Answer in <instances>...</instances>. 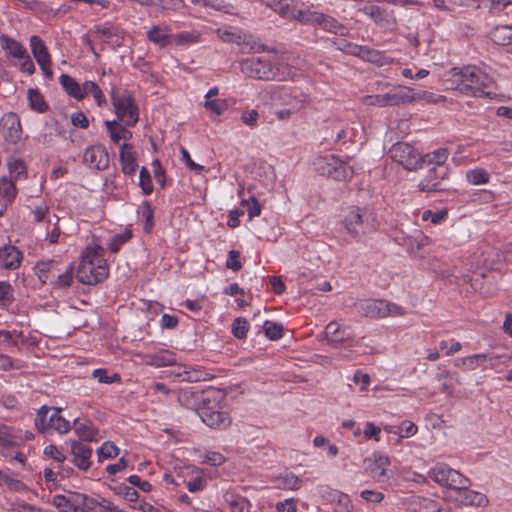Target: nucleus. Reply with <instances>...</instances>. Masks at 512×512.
I'll return each mask as SVG.
<instances>
[{"label": "nucleus", "mask_w": 512, "mask_h": 512, "mask_svg": "<svg viewBox=\"0 0 512 512\" xmlns=\"http://www.w3.org/2000/svg\"><path fill=\"white\" fill-rule=\"evenodd\" d=\"M262 104L275 108L279 121H288L309 105V96L296 88L267 86L259 94Z\"/></svg>", "instance_id": "nucleus-1"}, {"label": "nucleus", "mask_w": 512, "mask_h": 512, "mask_svg": "<svg viewBox=\"0 0 512 512\" xmlns=\"http://www.w3.org/2000/svg\"><path fill=\"white\" fill-rule=\"evenodd\" d=\"M109 275V266L104 258V248L93 240L81 253L77 279L82 284L95 285Z\"/></svg>", "instance_id": "nucleus-2"}, {"label": "nucleus", "mask_w": 512, "mask_h": 512, "mask_svg": "<svg viewBox=\"0 0 512 512\" xmlns=\"http://www.w3.org/2000/svg\"><path fill=\"white\" fill-rule=\"evenodd\" d=\"M447 83L450 84V88L465 95L490 97V92H486L485 89L490 85L491 78L475 66L453 68Z\"/></svg>", "instance_id": "nucleus-3"}, {"label": "nucleus", "mask_w": 512, "mask_h": 512, "mask_svg": "<svg viewBox=\"0 0 512 512\" xmlns=\"http://www.w3.org/2000/svg\"><path fill=\"white\" fill-rule=\"evenodd\" d=\"M240 67L244 74L257 79L285 81L294 77L289 68L281 65L274 69L264 57L247 58L240 63Z\"/></svg>", "instance_id": "nucleus-4"}, {"label": "nucleus", "mask_w": 512, "mask_h": 512, "mask_svg": "<svg viewBox=\"0 0 512 512\" xmlns=\"http://www.w3.org/2000/svg\"><path fill=\"white\" fill-rule=\"evenodd\" d=\"M343 227L354 240L376 229V220L371 212L359 207L350 208L343 217Z\"/></svg>", "instance_id": "nucleus-5"}, {"label": "nucleus", "mask_w": 512, "mask_h": 512, "mask_svg": "<svg viewBox=\"0 0 512 512\" xmlns=\"http://www.w3.org/2000/svg\"><path fill=\"white\" fill-rule=\"evenodd\" d=\"M111 103L116 120L121 121L127 127H133L139 120V108L133 96L126 90H111Z\"/></svg>", "instance_id": "nucleus-6"}, {"label": "nucleus", "mask_w": 512, "mask_h": 512, "mask_svg": "<svg viewBox=\"0 0 512 512\" xmlns=\"http://www.w3.org/2000/svg\"><path fill=\"white\" fill-rule=\"evenodd\" d=\"M59 82L67 94L76 100H82L92 95L94 101L99 107L106 105V98L100 87L94 81H85L79 84L73 77L62 74Z\"/></svg>", "instance_id": "nucleus-7"}, {"label": "nucleus", "mask_w": 512, "mask_h": 512, "mask_svg": "<svg viewBox=\"0 0 512 512\" xmlns=\"http://www.w3.org/2000/svg\"><path fill=\"white\" fill-rule=\"evenodd\" d=\"M429 477L437 484L448 489L447 497L452 495L457 488L471 485L469 478L445 463H438L432 467L429 471Z\"/></svg>", "instance_id": "nucleus-8"}, {"label": "nucleus", "mask_w": 512, "mask_h": 512, "mask_svg": "<svg viewBox=\"0 0 512 512\" xmlns=\"http://www.w3.org/2000/svg\"><path fill=\"white\" fill-rule=\"evenodd\" d=\"M356 309L363 316L370 318L395 317L406 314L401 306L380 299L361 300L356 303Z\"/></svg>", "instance_id": "nucleus-9"}, {"label": "nucleus", "mask_w": 512, "mask_h": 512, "mask_svg": "<svg viewBox=\"0 0 512 512\" xmlns=\"http://www.w3.org/2000/svg\"><path fill=\"white\" fill-rule=\"evenodd\" d=\"M314 165L320 174L340 181L350 180L354 173L353 168L349 164L334 155L319 157L314 162Z\"/></svg>", "instance_id": "nucleus-10"}, {"label": "nucleus", "mask_w": 512, "mask_h": 512, "mask_svg": "<svg viewBox=\"0 0 512 512\" xmlns=\"http://www.w3.org/2000/svg\"><path fill=\"white\" fill-rule=\"evenodd\" d=\"M35 425L42 432L53 429L59 434H66L71 430L70 422L61 416L59 409H48L46 407L39 409L35 418Z\"/></svg>", "instance_id": "nucleus-11"}, {"label": "nucleus", "mask_w": 512, "mask_h": 512, "mask_svg": "<svg viewBox=\"0 0 512 512\" xmlns=\"http://www.w3.org/2000/svg\"><path fill=\"white\" fill-rule=\"evenodd\" d=\"M390 157L407 170H416L422 164L419 152L408 143H396L389 150Z\"/></svg>", "instance_id": "nucleus-12"}, {"label": "nucleus", "mask_w": 512, "mask_h": 512, "mask_svg": "<svg viewBox=\"0 0 512 512\" xmlns=\"http://www.w3.org/2000/svg\"><path fill=\"white\" fill-rule=\"evenodd\" d=\"M86 494L67 491L64 494H56L52 498V504L60 512H85Z\"/></svg>", "instance_id": "nucleus-13"}, {"label": "nucleus", "mask_w": 512, "mask_h": 512, "mask_svg": "<svg viewBox=\"0 0 512 512\" xmlns=\"http://www.w3.org/2000/svg\"><path fill=\"white\" fill-rule=\"evenodd\" d=\"M29 47L42 73L51 78L53 76L52 60L44 41L39 36L32 35L29 38Z\"/></svg>", "instance_id": "nucleus-14"}, {"label": "nucleus", "mask_w": 512, "mask_h": 512, "mask_svg": "<svg viewBox=\"0 0 512 512\" xmlns=\"http://www.w3.org/2000/svg\"><path fill=\"white\" fill-rule=\"evenodd\" d=\"M470 486L457 488L454 491L455 496L449 495L448 498L460 506L485 507L489 504V499L481 492L469 489Z\"/></svg>", "instance_id": "nucleus-15"}, {"label": "nucleus", "mask_w": 512, "mask_h": 512, "mask_svg": "<svg viewBox=\"0 0 512 512\" xmlns=\"http://www.w3.org/2000/svg\"><path fill=\"white\" fill-rule=\"evenodd\" d=\"M325 338L333 346L350 342L354 338V330L350 325L332 321L325 328Z\"/></svg>", "instance_id": "nucleus-16"}, {"label": "nucleus", "mask_w": 512, "mask_h": 512, "mask_svg": "<svg viewBox=\"0 0 512 512\" xmlns=\"http://www.w3.org/2000/svg\"><path fill=\"white\" fill-rule=\"evenodd\" d=\"M83 162L90 169L105 170L109 166V154L101 144H94L84 151Z\"/></svg>", "instance_id": "nucleus-17"}, {"label": "nucleus", "mask_w": 512, "mask_h": 512, "mask_svg": "<svg viewBox=\"0 0 512 512\" xmlns=\"http://www.w3.org/2000/svg\"><path fill=\"white\" fill-rule=\"evenodd\" d=\"M198 414L202 421L211 428L225 429L231 424L228 413L220 409L203 406Z\"/></svg>", "instance_id": "nucleus-18"}, {"label": "nucleus", "mask_w": 512, "mask_h": 512, "mask_svg": "<svg viewBox=\"0 0 512 512\" xmlns=\"http://www.w3.org/2000/svg\"><path fill=\"white\" fill-rule=\"evenodd\" d=\"M1 129L5 140L17 144L22 137V129L18 116L14 113L5 114L1 119Z\"/></svg>", "instance_id": "nucleus-19"}, {"label": "nucleus", "mask_w": 512, "mask_h": 512, "mask_svg": "<svg viewBox=\"0 0 512 512\" xmlns=\"http://www.w3.org/2000/svg\"><path fill=\"white\" fill-rule=\"evenodd\" d=\"M92 35L96 41L112 48L121 46L124 40L123 32L112 26L97 27Z\"/></svg>", "instance_id": "nucleus-20"}, {"label": "nucleus", "mask_w": 512, "mask_h": 512, "mask_svg": "<svg viewBox=\"0 0 512 512\" xmlns=\"http://www.w3.org/2000/svg\"><path fill=\"white\" fill-rule=\"evenodd\" d=\"M104 125L107 131V134L110 138V141L113 144H120L121 141L123 143H128L132 139V132L129 131L127 126H125L119 120H106L104 121Z\"/></svg>", "instance_id": "nucleus-21"}, {"label": "nucleus", "mask_w": 512, "mask_h": 512, "mask_svg": "<svg viewBox=\"0 0 512 512\" xmlns=\"http://www.w3.org/2000/svg\"><path fill=\"white\" fill-rule=\"evenodd\" d=\"M84 508L85 512H124L119 506L101 495L94 497L86 495Z\"/></svg>", "instance_id": "nucleus-22"}, {"label": "nucleus", "mask_w": 512, "mask_h": 512, "mask_svg": "<svg viewBox=\"0 0 512 512\" xmlns=\"http://www.w3.org/2000/svg\"><path fill=\"white\" fill-rule=\"evenodd\" d=\"M71 452L74 464L81 470H88L91 466L92 449L77 441H71Z\"/></svg>", "instance_id": "nucleus-23"}, {"label": "nucleus", "mask_w": 512, "mask_h": 512, "mask_svg": "<svg viewBox=\"0 0 512 512\" xmlns=\"http://www.w3.org/2000/svg\"><path fill=\"white\" fill-rule=\"evenodd\" d=\"M119 161L121 170L126 175H132L135 173L138 164L136 161L134 147L130 143H123L119 151Z\"/></svg>", "instance_id": "nucleus-24"}, {"label": "nucleus", "mask_w": 512, "mask_h": 512, "mask_svg": "<svg viewBox=\"0 0 512 512\" xmlns=\"http://www.w3.org/2000/svg\"><path fill=\"white\" fill-rule=\"evenodd\" d=\"M22 260L21 252L13 245H4L0 248V267L4 269H17Z\"/></svg>", "instance_id": "nucleus-25"}, {"label": "nucleus", "mask_w": 512, "mask_h": 512, "mask_svg": "<svg viewBox=\"0 0 512 512\" xmlns=\"http://www.w3.org/2000/svg\"><path fill=\"white\" fill-rule=\"evenodd\" d=\"M411 88L406 86H397L393 92L383 94L384 106H399L406 103H412Z\"/></svg>", "instance_id": "nucleus-26"}, {"label": "nucleus", "mask_w": 512, "mask_h": 512, "mask_svg": "<svg viewBox=\"0 0 512 512\" xmlns=\"http://www.w3.org/2000/svg\"><path fill=\"white\" fill-rule=\"evenodd\" d=\"M146 364L160 368L172 366L177 363V357L174 352L170 350H159L152 354H147L144 357Z\"/></svg>", "instance_id": "nucleus-27"}, {"label": "nucleus", "mask_w": 512, "mask_h": 512, "mask_svg": "<svg viewBox=\"0 0 512 512\" xmlns=\"http://www.w3.org/2000/svg\"><path fill=\"white\" fill-rule=\"evenodd\" d=\"M171 373L179 381L198 382L205 379L202 370L186 364L178 365Z\"/></svg>", "instance_id": "nucleus-28"}, {"label": "nucleus", "mask_w": 512, "mask_h": 512, "mask_svg": "<svg viewBox=\"0 0 512 512\" xmlns=\"http://www.w3.org/2000/svg\"><path fill=\"white\" fill-rule=\"evenodd\" d=\"M327 501L333 505L335 512H351L353 505L349 495L339 490L331 489L326 494Z\"/></svg>", "instance_id": "nucleus-29"}, {"label": "nucleus", "mask_w": 512, "mask_h": 512, "mask_svg": "<svg viewBox=\"0 0 512 512\" xmlns=\"http://www.w3.org/2000/svg\"><path fill=\"white\" fill-rule=\"evenodd\" d=\"M223 500L229 506L230 512H250V501L234 490H226L223 494Z\"/></svg>", "instance_id": "nucleus-30"}, {"label": "nucleus", "mask_w": 512, "mask_h": 512, "mask_svg": "<svg viewBox=\"0 0 512 512\" xmlns=\"http://www.w3.org/2000/svg\"><path fill=\"white\" fill-rule=\"evenodd\" d=\"M171 29L168 25H153L147 31V39L160 48L170 45Z\"/></svg>", "instance_id": "nucleus-31"}, {"label": "nucleus", "mask_w": 512, "mask_h": 512, "mask_svg": "<svg viewBox=\"0 0 512 512\" xmlns=\"http://www.w3.org/2000/svg\"><path fill=\"white\" fill-rule=\"evenodd\" d=\"M23 443L21 431L7 426H0V448L5 449L13 446H19Z\"/></svg>", "instance_id": "nucleus-32"}, {"label": "nucleus", "mask_w": 512, "mask_h": 512, "mask_svg": "<svg viewBox=\"0 0 512 512\" xmlns=\"http://www.w3.org/2000/svg\"><path fill=\"white\" fill-rule=\"evenodd\" d=\"M276 487L283 490H298L303 481L292 472L284 471L275 477Z\"/></svg>", "instance_id": "nucleus-33"}, {"label": "nucleus", "mask_w": 512, "mask_h": 512, "mask_svg": "<svg viewBox=\"0 0 512 512\" xmlns=\"http://www.w3.org/2000/svg\"><path fill=\"white\" fill-rule=\"evenodd\" d=\"M390 460L385 455H375L372 463L369 465V474L376 481L381 482L386 475Z\"/></svg>", "instance_id": "nucleus-34"}, {"label": "nucleus", "mask_w": 512, "mask_h": 512, "mask_svg": "<svg viewBox=\"0 0 512 512\" xmlns=\"http://www.w3.org/2000/svg\"><path fill=\"white\" fill-rule=\"evenodd\" d=\"M59 272V264L55 261L39 262L36 265V273L43 283H51Z\"/></svg>", "instance_id": "nucleus-35"}, {"label": "nucleus", "mask_w": 512, "mask_h": 512, "mask_svg": "<svg viewBox=\"0 0 512 512\" xmlns=\"http://www.w3.org/2000/svg\"><path fill=\"white\" fill-rule=\"evenodd\" d=\"M395 241H397L398 244L405 246L410 253H415L422 246L428 243V238L418 232L415 237L407 235L395 236Z\"/></svg>", "instance_id": "nucleus-36"}, {"label": "nucleus", "mask_w": 512, "mask_h": 512, "mask_svg": "<svg viewBox=\"0 0 512 512\" xmlns=\"http://www.w3.org/2000/svg\"><path fill=\"white\" fill-rule=\"evenodd\" d=\"M360 11L371 17L377 24L381 25L382 27L391 28L394 24L386 11L381 9L379 6L364 7L361 8Z\"/></svg>", "instance_id": "nucleus-37"}, {"label": "nucleus", "mask_w": 512, "mask_h": 512, "mask_svg": "<svg viewBox=\"0 0 512 512\" xmlns=\"http://www.w3.org/2000/svg\"><path fill=\"white\" fill-rule=\"evenodd\" d=\"M0 42L7 55L14 59L23 57L24 53L27 52V49L19 41L11 37L1 36Z\"/></svg>", "instance_id": "nucleus-38"}, {"label": "nucleus", "mask_w": 512, "mask_h": 512, "mask_svg": "<svg viewBox=\"0 0 512 512\" xmlns=\"http://www.w3.org/2000/svg\"><path fill=\"white\" fill-rule=\"evenodd\" d=\"M138 218L143 222V230L150 233L154 226V211L148 201H143L137 210Z\"/></svg>", "instance_id": "nucleus-39"}, {"label": "nucleus", "mask_w": 512, "mask_h": 512, "mask_svg": "<svg viewBox=\"0 0 512 512\" xmlns=\"http://www.w3.org/2000/svg\"><path fill=\"white\" fill-rule=\"evenodd\" d=\"M74 432L84 441H93L97 434L90 421L80 419L74 420Z\"/></svg>", "instance_id": "nucleus-40"}, {"label": "nucleus", "mask_w": 512, "mask_h": 512, "mask_svg": "<svg viewBox=\"0 0 512 512\" xmlns=\"http://www.w3.org/2000/svg\"><path fill=\"white\" fill-rule=\"evenodd\" d=\"M491 39L498 45L512 46V26L500 25L496 26L490 33Z\"/></svg>", "instance_id": "nucleus-41"}, {"label": "nucleus", "mask_w": 512, "mask_h": 512, "mask_svg": "<svg viewBox=\"0 0 512 512\" xmlns=\"http://www.w3.org/2000/svg\"><path fill=\"white\" fill-rule=\"evenodd\" d=\"M200 39V34L197 31H182L176 34H171V46H187L197 43Z\"/></svg>", "instance_id": "nucleus-42"}, {"label": "nucleus", "mask_w": 512, "mask_h": 512, "mask_svg": "<svg viewBox=\"0 0 512 512\" xmlns=\"http://www.w3.org/2000/svg\"><path fill=\"white\" fill-rule=\"evenodd\" d=\"M292 18L303 24L316 25L318 19L321 18V13L310 8L295 7Z\"/></svg>", "instance_id": "nucleus-43"}, {"label": "nucleus", "mask_w": 512, "mask_h": 512, "mask_svg": "<svg viewBox=\"0 0 512 512\" xmlns=\"http://www.w3.org/2000/svg\"><path fill=\"white\" fill-rule=\"evenodd\" d=\"M488 354H474L468 357L458 358L455 360L456 367H464L469 370H474L485 364Z\"/></svg>", "instance_id": "nucleus-44"}, {"label": "nucleus", "mask_w": 512, "mask_h": 512, "mask_svg": "<svg viewBox=\"0 0 512 512\" xmlns=\"http://www.w3.org/2000/svg\"><path fill=\"white\" fill-rule=\"evenodd\" d=\"M267 5L284 18H292L296 7L293 0H268Z\"/></svg>", "instance_id": "nucleus-45"}, {"label": "nucleus", "mask_w": 512, "mask_h": 512, "mask_svg": "<svg viewBox=\"0 0 512 512\" xmlns=\"http://www.w3.org/2000/svg\"><path fill=\"white\" fill-rule=\"evenodd\" d=\"M316 25L334 34H346V28L342 24L333 17L324 15L323 13H321V18L318 19Z\"/></svg>", "instance_id": "nucleus-46"}, {"label": "nucleus", "mask_w": 512, "mask_h": 512, "mask_svg": "<svg viewBox=\"0 0 512 512\" xmlns=\"http://www.w3.org/2000/svg\"><path fill=\"white\" fill-rule=\"evenodd\" d=\"M27 99L30 108L38 113H43L48 109V105L44 99V96L38 89H28Z\"/></svg>", "instance_id": "nucleus-47"}, {"label": "nucleus", "mask_w": 512, "mask_h": 512, "mask_svg": "<svg viewBox=\"0 0 512 512\" xmlns=\"http://www.w3.org/2000/svg\"><path fill=\"white\" fill-rule=\"evenodd\" d=\"M73 279L74 266L73 264H69L64 271L59 269V272H56V277L51 284L56 288H67L72 284Z\"/></svg>", "instance_id": "nucleus-48"}, {"label": "nucleus", "mask_w": 512, "mask_h": 512, "mask_svg": "<svg viewBox=\"0 0 512 512\" xmlns=\"http://www.w3.org/2000/svg\"><path fill=\"white\" fill-rule=\"evenodd\" d=\"M466 179L471 185H484L490 180V174L484 168L476 167L466 172Z\"/></svg>", "instance_id": "nucleus-49"}, {"label": "nucleus", "mask_w": 512, "mask_h": 512, "mask_svg": "<svg viewBox=\"0 0 512 512\" xmlns=\"http://www.w3.org/2000/svg\"><path fill=\"white\" fill-rule=\"evenodd\" d=\"M8 170L14 180L24 179L27 175L26 164L19 158H10L8 160Z\"/></svg>", "instance_id": "nucleus-50"}, {"label": "nucleus", "mask_w": 512, "mask_h": 512, "mask_svg": "<svg viewBox=\"0 0 512 512\" xmlns=\"http://www.w3.org/2000/svg\"><path fill=\"white\" fill-rule=\"evenodd\" d=\"M448 155V150L440 147L422 157V163L427 162L430 165L441 166L446 162Z\"/></svg>", "instance_id": "nucleus-51"}, {"label": "nucleus", "mask_w": 512, "mask_h": 512, "mask_svg": "<svg viewBox=\"0 0 512 512\" xmlns=\"http://www.w3.org/2000/svg\"><path fill=\"white\" fill-rule=\"evenodd\" d=\"M17 190L15 184L12 180L7 178L0 179V196L2 197V201L6 203H11L16 197Z\"/></svg>", "instance_id": "nucleus-52"}, {"label": "nucleus", "mask_w": 512, "mask_h": 512, "mask_svg": "<svg viewBox=\"0 0 512 512\" xmlns=\"http://www.w3.org/2000/svg\"><path fill=\"white\" fill-rule=\"evenodd\" d=\"M131 236V231L127 229L122 231L121 233L115 234L110 238L109 242L107 243L108 249L112 253L118 252L121 249V247L131 239Z\"/></svg>", "instance_id": "nucleus-53"}, {"label": "nucleus", "mask_w": 512, "mask_h": 512, "mask_svg": "<svg viewBox=\"0 0 512 512\" xmlns=\"http://www.w3.org/2000/svg\"><path fill=\"white\" fill-rule=\"evenodd\" d=\"M115 495L120 496L128 502H136L139 498L138 492L125 484H119L112 488Z\"/></svg>", "instance_id": "nucleus-54"}, {"label": "nucleus", "mask_w": 512, "mask_h": 512, "mask_svg": "<svg viewBox=\"0 0 512 512\" xmlns=\"http://www.w3.org/2000/svg\"><path fill=\"white\" fill-rule=\"evenodd\" d=\"M119 454V448L110 441L104 442L101 447L97 450V456L99 461L105 459L114 458Z\"/></svg>", "instance_id": "nucleus-55"}, {"label": "nucleus", "mask_w": 512, "mask_h": 512, "mask_svg": "<svg viewBox=\"0 0 512 512\" xmlns=\"http://www.w3.org/2000/svg\"><path fill=\"white\" fill-rule=\"evenodd\" d=\"M203 106L217 116L222 115L229 107L225 99L205 100Z\"/></svg>", "instance_id": "nucleus-56"}, {"label": "nucleus", "mask_w": 512, "mask_h": 512, "mask_svg": "<svg viewBox=\"0 0 512 512\" xmlns=\"http://www.w3.org/2000/svg\"><path fill=\"white\" fill-rule=\"evenodd\" d=\"M249 330V323L245 318L239 317L233 321L232 334L238 339H244Z\"/></svg>", "instance_id": "nucleus-57"}, {"label": "nucleus", "mask_w": 512, "mask_h": 512, "mask_svg": "<svg viewBox=\"0 0 512 512\" xmlns=\"http://www.w3.org/2000/svg\"><path fill=\"white\" fill-rule=\"evenodd\" d=\"M139 186L144 195H150L153 192L152 178L145 167H142L139 173Z\"/></svg>", "instance_id": "nucleus-58"}, {"label": "nucleus", "mask_w": 512, "mask_h": 512, "mask_svg": "<svg viewBox=\"0 0 512 512\" xmlns=\"http://www.w3.org/2000/svg\"><path fill=\"white\" fill-rule=\"evenodd\" d=\"M411 96L413 97V102L415 101H424L426 103H438L442 101L443 97L441 95L434 94L429 91H414L411 88Z\"/></svg>", "instance_id": "nucleus-59"}, {"label": "nucleus", "mask_w": 512, "mask_h": 512, "mask_svg": "<svg viewBox=\"0 0 512 512\" xmlns=\"http://www.w3.org/2000/svg\"><path fill=\"white\" fill-rule=\"evenodd\" d=\"M264 332H265V335L270 340H278L283 335V326L279 323L266 321L264 323Z\"/></svg>", "instance_id": "nucleus-60"}, {"label": "nucleus", "mask_w": 512, "mask_h": 512, "mask_svg": "<svg viewBox=\"0 0 512 512\" xmlns=\"http://www.w3.org/2000/svg\"><path fill=\"white\" fill-rule=\"evenodd\" d=\"M417 430V426L410 421L403 422L399 427H397V430H392L390 428L387 429L388 432L396 433L402 438H408L415 435Z\"/></svg>", "instance_id": "nucleus-61"}, {"label": "nucleus", "mask_w": 512, "mask_h": 512, "mask_svg": "<svg viewBox=\"0 0 512 512\" xmlns=\"http://www.w3.org/2000/svg\"><path fill=\"white\" fill-rule=\"evenodd\" d=\"M360 497L365 502L375 505L382 502L385 498V495L379 490L365 489L360 492Z\"/></svg>", "instance_id": "nucleus-62"}, {"label": "nucleus", "mask_w": 512, "mask_h": 512, "mask_svg": "<svg viewBox=\"0 0 512 512\" xmlns=\"http://www.w3.org/2000/svg\"><path fill=\"white\" fill-rule=\"evenodd\" d=\"M92 375L99 383L112 384L120 381V376L118 374L114 373L112 375H108L107 370L102 368L95 369L92 372Z\"/></svg>", "instance_id": "nucleus-63"}, {"label": "nucleus", "mask_w": 512, "mask_h": 512, "mask_svg": "<svg viewBox=\"0 0 512 512\" xmlns=\"http://www.w3.org/2000/svg\"><path fill=\"white\" fill-rule=\"evenodd\" d=\"M16 60V65L19 67L20 71L27 73L29 75L35 73L36 67L28 52L24 53L23 57H19Z\"/></svg>", "instance_id": "nucleus-64"}]
</instances>
